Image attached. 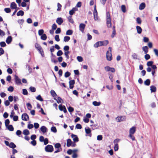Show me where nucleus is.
<instances>
[{
    "label": "nucleus",
    "mask_w": 158,
    "mask_h": 158,
    "mask_svg": "<svg viewBox=\"0 0 158 158\" xmlns=\"http://www.w3.org/2000/svg\"><path fill=\"white\" fill-rule=\"evenodd\" d=\"M108 43L109 41L107 40L98 41L94 44V47L95 48H97L98 47L102 46H106Z\"/></svg>",
    "instance_id": "f257e3e1"
},
{
    "label": "nucleus",
    "mask_w": 158,
    "mask_h": 158,
    "mask_svg": "<svg viewBox=\"0 0 158 158\" xmlns=\"http://www.w3.org/2000/svg\"><path fill=\"white\" fill-rule=\"evenodd\" d=\"M35 48L39 51V53L40 54L42 57L44 56V53L43 50L42 49L41 46L37 43L35 44Z\"/></svg>",
    "instance_id": "f03ea898"
},
{
    "label": "nucleus",
    "mask_w": 158,
    "mask_h": 158,
    "mask_svg": "<svg viewBox=\"0 0 158 158\" xmlns=\"http://www.w3.org/2000/svg\"><path fill=\"white\" fill-rule=\"evenodd\" d=\"M106 24L108 27H111V19L110 13L108 12L106 13Z\"/></svg>",
    "instance_id": "7ed1b4c3"
},
{
    "label": "nucleus",
    "mask_w": 158,
    "mask_h": 158,
    "mask_svg": "<svg viewBox=\"0 0 158 158\" xmlns=\"http://www.w3.org/2000/svg\"><path fill=\"white\" fill-rule=\"evenodd\" d=\"M45 151L47 152H51L53 151V148L52 145H48L45 148Z\"/></svg>",
    "instance_id": "20e7f679"
},
{
    "label": "nucleus",
    "mask_w": 158,
    "mask_h": 158,
    "mask_svg": "<svg viewBox=\"0 0 158 158\" xmlns=\"http://www.w3.org/2000/svg\"><path fill=\"white\" fill-rule=\"evenodd\" d=\"M106 59L110 61L112 59V55L110 52L108 51L106 53Z\"/></svg>",
    "instance_id": "39448f33"
},
{
    "label": "nucleus",
    "mask_w": 158,
    "mask_h": 158,
    "mask_svg": "<svg viewBox=\"0 0 158 158\" xmlns=\"http://www.w3.org/2000/svg\"><path fill=\"white\" fill-rule=\"evenodd\" d=\"M85 131L86 134H88V136L91 137L92 136L91 131L89 127H86L85 128Z\"/></svg>",
    "instance_id": "423d86ee"
},
{
    "label": "nucleus",
    "mask_w": 158,
    "mask_h": 158,
    "mask_svg": "<svg viewBox=\"0 0 158 158\" xmlns=\"http://www.w3.org/2000/svg\"><path fill=\"white\" fill-rule=\"evenodd\" d=\"M22 119L24 121L28 120L29 119V116L27 113H24L22 115Z\"/></svg>",
    "instance_id": "0eeeda50"
},
{
    "label": "nucleus",
    "mask_w": 158,
    "mask_h": 158,
    "mask_svg": "<svg viewBox=\"0 0 158 158\" xmlns=\"http://www.w3.org/2000/svg\"><path fill=\"white\" fill-rule=\"evenodd\" d=\"M94 15L95 20H98V12H97L96 7L95 6H94Z\"/></svg>",
    "instance_id": "6e6552de"
},
{
    "label": "nucleus",
    "mask_w": 158,
    "mask_h": 158,
    "mask_svg": "<svg viewBox=\"0 0 158 158\" xmlns=\"http://www.w3.org/2000/svg\"><path fill=\"white\" fill-rule=\"evenodd\" d=\"M85 27V25L84 23H80L79 25V30L82 32H84V29Z\"/></svg>",
    "instance_id": "1a4fd4ad"
},
{
    "label": "nucleus",
    "mask_w": 158,
    "mask_h": 158,
    "mask_svg": "<svg viewBox=\"0 0 158 158\" xmlns=\"http://www.w3.org/2000/svg\"><path fill=\"white\" fill-rule=\"evenodd\" d=\"M15 77L16 84L18 85L21 84V80L18 77V76L15 75Z\"/></svg>",
    "instance_id": "9d476101"
},
{
    "label": "nucleus",
    "mask_w": 158,
    "mask_h": 158,
    "mask_svg": "<svg viewBox=\"0 0 158 158\" xmlns=\"http://www.w3.org/2000/svg\"><path fill=\"white\" fill-rule=\"evenodd\" d=\"M136 131V127L133 126L129 130V135H133L135 133Z\"/></svg>",
    "instance_id": "9b49d317"
},
{
    "label": "nucleus",
    "mask_w": 158,
    "mask_h": 158,
    "mask_svg": "<svg viewBox=\"0 0 158 158\" xmlns=\"http://www.w3.org/2000/svg\"><path fill=\"white\" fill-rule=\"evenodd\" d=\"M71 136L73 139V140L74 142H77L78 141V138L77 135L72 134Z\"/></svg>",
    "instance_id": "f8f14e48"
},
{
    "label": "nucleus",
    "mask_w": 158,
    "mask_h": 158,
    "mask_svg": "<svg viewBox=\"0 0 158 158\" xmlns=\"http://www.w3.org/2000/svg\"><path fill=\"white\" fill-rule=\"evenodd\" d=\"M77 10L78 9L76 7L73 8L71 10L69 11V14L70 15H72L74 14L75 11Z\"/></svg>",
    "instance_id": "ddd939ff"
},
{
    "label": "nucleus",
    "mask_w": 158,
    "mask_h": 158,
    "mask_svg": "<svg viewBox=\"0 0 158 158\" xmlns=\"http://www.w3.org/2000/svg\"><path fill=\"white\" fill-rule=\"evenodd\" d=\"M63 22V20L61 18H58L56 20V23L60 25L62 24Z\"/></svg>",
    "instance_id": "4468645a"
},
{
    "label": "nucleus",
    "mask_w": 158,
    "mask_h": 158,
    "mask_svg": "<svg viewBox=\"0 0 158 158\" xmlns=\"http://www.w3.org/2000/svg\"><path fill=\"white\" fill-rule=\"evenodd\" d=\"M41 131L43 133H45L47 131V128L46 127L44 126H42L40 128Z\"/></svg>",
    "instance_id": "2eb2a0df"
},
{
    "label": "nucleus",
    "mask_w": 158,
    "mask_h": 158,
    "mask_svg": "<svg viewBox=\"0 0 158 158\" xmlns=\"http://www.w3.org/2000/svg\"><path fill=\"white\" fill-rule=\"evenodd\" d=\"M12 41V38L11 36H9L6 40V43L8 44H10Z\"/></svg>",
    "instance_id": "dca6fc26"
},
{
    "label": "nucleus",
    "mask_w": 158,
    "mask_h": 158,
    "mask_svg": "<svg viewBox=\"0 0 158 158\" xmlns=\"http://www.w3.org/2000/svg\"><path fill=\"white\" fill-rule=\"evenodd\" d=\"M125 116H122L120 117H118L116 118L117 121L118 122H120L123 121V119H125Z\"/></svg>",
    "instance_id": "f3484780"
},
{
    "label": "nucleus",
    "mask_w": 158,
    "mask_h": 158,
    "mask_svg": "<svg viewBox=\"0 0 158 158\" xmlns=\"http://www.w3.org/2000/svg\"><path fill=\"white\" fill-rule=\"evenodd\" d=\"M136 28L137 33L139 34H141L142 31V29L141 28L140 26H137L136 27Z\"/></svg>",
    "instance_id": "a211bd4d"
},
{
    "label": "nucleus",
    "mask_w": 158,
    "mask_h": 158,
    "mask_svg": "<svg viewBox=\"0 0 158 158\" xmlns=\"http://www.w3.org/2000/svg\"><path fill=\"white\" fill-rule=\"evenodd\" d=\"M145 6V3L144 2L142 3L139 6V9L140 10L143 9Z\"/></svg>",
    "instance_id": "6ab92c4d"
},
{
    "label": "nucleus",
    "mask_w": 158,
    "mask_h": 158,
    "mask_svg": "<svg viewBox=\"0 0 158 158\" xmlns=\"http://www.w3.org/2000/svg\"><path fill=\"white\" fill-rule=\"evenodd\" d=\"M148 47L147 46H143L142 47V50L144 52L145 54H147L148 52Z\"/></svg>",
    "instance_id": "aec40b11"
},
{
    "label": "nucleus",
    "mask_w": 158,
    "mask_h": 158,
    "mask_svg": "<svg viewBox=\"0 0 158 158\" xmlns=\"http://www.w3.org/2000/svg\"><path fill=\"white\" fill-rule=\"evenodd\" d=\"M6 127L7 128L8 130L10 131H14V127L11 125H9L7 127Z\"/></svg>",
    "instance_id": "412c9836"
},
{
    "label": "nucleus",
    "mask_w": 158,
    "mask_h": 158,
    "mask_svg": "<svg viewBox=\"0 0 158 158\" xmlns=\"http://www.w3.org/2000/svg\"><path fill=\"white\" fill-rule=\"evenodd\" d=\"M150 90L151 92H154L156 91V89L155 86L154 85L150 86Z\"/></svg>",
    "instance_id": "4be33fe9"
},
{
    "label": "nucleus",
    "mask_w": 158,
    "mask_h": 158,
    "mask_svg": "<svg viewBox=\"0 0 158 158\" xmlns=\"http://www.w3.org/2000/svg\"><path fill=\"white\" fill-rule=\"evenodd\" d=\"M10 7L12 9H15L17 8V5L14 2H12L10 4Z\"/></svg>",
    "instance_id": "5701e85b"
},
{
    "label": "nucleus",
    "mask_w": 158,
    "mask_h": 158,
    "mask_svg": "<svg viewBox=\"0 0 158 158\" xmlns=\"http://www.w3.org/2000/svg\"><path fill=\"white\" fill-rule=\"evenodd\" d=\"M72 144V141L70 139H68L67 141V147H70Z\"/></svg>",
    "instance_id": "b1692460"
},
{
    "label": "nucleus",
    "mask_w": 158,
    "mask_h": 158,
    "mask_svg": "<svg viewBox=\"0 0 158 158\" xmlns=\"http://www.w3.org/2000/svg\"><path fill=\"white\" fill-rule=\"evenodd\" d=\"M91 127H92V129L93 130H94L95 129H97L98 128L97 124H92L90 125Z\"/></svg>",
    "instance_id": "393cba45"
},
{
    "label": "nucleus",
    "mask_w": 158,
    "mask_h": 158,
    "mask_svg": "<svg viewBox=\"0 0 158 158\" xmlns=\"http://www.w3.org/2000/svg\"><path fill=\"white\" fill-rule=\"evenodd\" d=\"M150 80L149 79H147L144 81V84L148 86L150 85Z\"/></svg>",
    "instance_id": "a878e982"
},
{
    "label": "nucleus",
    "mask_w": 158,
    "mask_h": 158,
    "mask_svg": "<svg viewBox=\"0 0 158 158\" xmlns=\"http://www.w3.org/2000/svg\"><path fill=\"white\" fill-rule=\"evenodd\" d=\"M24 14V12L22 10H19V11L17 13V15L18 16H19L20 15H21V16H22Z\"/></svg>",
    "instance_id": "bb28decb"
},
{
    "label": "nucleus",
    "mask_w": 158,
    "mask_h": 158,
    "mask_svg": "<svg viewBox=\"0 0 158 158\" xmlns=\"http://www.w3.org/2000/svg\"><path fill=\"white\" fill-rule=\"evenodd\" d=\"M101 103L100 102H97L96 101H94L93 102V104L95 106H98L100 105Z\"/></svg>",
    "instance_id": "cd10ccee"
},
{
    "label": "nucleus",
    "mask_w": 158,
    "mask_h": 158,
    "mask_svg": "<svg viewBox=\"0 0 158 158\" xmlns=\"http://www.w3.org/2000/svg\"><path fill=\"white\" fill-rule=\"evenodd\" d=\"M113 31L112 33V35L111 36L112 38H113L114 36L116 34V31H115V29L114 26L113 27Z\"/></svg>",
    "instance_id": "c85d7f7f"
},
{
    "label": "nucleus",
    "mask_w": 158,
    "mask_h": 158,
    "mask_svg": "<svg viewBox=\"0 0 158 158\" xmlns=\"http://www.w3.org/2000/svg\"><path fill=\"white\" fill-rule=\"evenodd\" d=\"M9 147L10 148L14 149L16 147V145L13 142H11L10 143Z\"/></svg>",
    "instance_id": "c756f323"
},
{
    "label": "nucleus",
    "mask_w": 158,
    "mask_h": 158,
    "mask_svg": "<svg viewBox=\"0 0 158 158\" xmlns=\"http://www.w3.org/2000/svg\"><path fill=\"white\" fill-rule=\"evenodd\" d=\"M73 31L72 30H69L66 32V35H71L72 34Z\"/></svg>",
    "instance_id": "7c9ffc66"
},
{
    "label": "nucleus",
    "mask_w": 158,
    "mask_h": 158,
    "mask_svg": "<svg viewBox=\"0 0 158 158\" xmlns=\"http://www.w3.org/2000/svg\"><path fill=\"white\" fill-rule=\"evenodd\" d=\"M70 39V37L68 36H65L64 38V41L65 42H67L69 41Z\"/></svg>",
    "instance_id": "2f4dec72"
},
{
    "label": "nucleus",
    "mask_w": 158,
    "mask_h": 158,
    "mask_svg": "<svg viewBox=\"0 0 158 158\" xmlns=\"http://www.w3.org/2000/svg\"><path fill=\"white\" fill-rule=\"evenodd\" d=\"M51 131L55 133L57 132V130L56 127L54 126L52 127L51 129Z\"/></svg>",
    "instance_id": "473e14b6"
},
{
    "label": "nucleus",
    "mask_w": 158,
    "mask_h": 158,
    "mask_svg": "<svg viewBox=\"0 0 158 158\" xmlns=\"http://www.w3.org/2000/svg\"><path fill=\"white\" fill-rule=\"evenodd\" d=\"M23 134L26 135H27L29 134V131L27 129L24 130L23 131Z\"/></svg>",
    "instance_id": "72a5a7b5"
},
{
    "label": "nucleus",
    "mask_w": 158,
    "mask_h": 158,
    "mask_svg": "<svg viewBox=\"0 0 158 158\" xmlns=\"http://www.w3.org/2000/svg\"><path fill=\"white\" fill-rule=\"evenodd\" d=\"M47 38V36L45 34H43L41 36V39L44 40H46Z\"/></svg>",
    "instance_id": "f704fd0d"
},
{
    "label": "nucleus",
    "mask_w": 158,
    "mask_h": 158,
    "mask_svg": "<svg viewBox=\"0 0 158 158\" xmlns=\"http://www.w3.org/2000/svg\"><path fill=\"white\" fill-rule=\"evenodd\" d=\"M26 105L28 109L29 110H31L32 108V106L31 104L30 103H27Z\"/></svg>",
    "instance_id": "c9c22d12"
},
{
    "label": "nucleus",
    "mask_w": 158,
    "mask_h": 158,
    "mask_svg": "<svg viewBox=\"0 0 158 158\" xmlns=\"http://www.w3.org/2000/svg\"><path fill=\"white\" fill-rule=\"evenodd\" d=\"M68 19L70 23H74V21L73 19H72V16H69L68 18Z\"/></svg>",
    "instance_id": "e433bc0d"
},
{
    "label": "nucleus",
    "mask_w": 158,
    "mask_h": 158,
    "mask_svg": "<svg viewBox=\"0 0 158 158\" xmlns=\"http://www.w3.org/2000/svg\"><path fill=\"white\" fill-rule=\"evenodd\" d=\"M26 67L28 69V70L29 72V73H31L32 72V69L30 67V66L28 64H27L26 65Z\"/></svg>",
    "instance_id": "4c0bfd02"
},
{
    "label": "nucleus",
    "mask_w": 158,
    "mask_h": 158,
    "mask_svg": "<svg viewBox=\"0 0 158 158\" xmlns=\"http://www.w3.org/2000/svg\"><path fill=\"white\" fill-rule=\"evenodd\" d=\"M36 99L38 100H39L40 101H43V99L41 97V95H38L36 97Z\"/></svg>",
    "instance_id": "58836bf2"
},
{
    "label": "nucleus",
    "mask_w": 158,
    "mask_h": 158,
    "mask_svg": "<svg viewBox=\"0 0 158 158\" xmlns=\"http://www.w3.org/2000/svg\"><path fill=\"white\" fill-rule=\"evenodd\" d=\"M29 89L32 92H35L36 91V89H35V88L34 87H32V86H31L29 88Z\"/></svg>",
    "instance_id": "ea45409f"
},
{
    "label": "nucleus",
    "mask_w": 158,
    "mask_h": 158,
    "mask_svg": "<svg viewBox=\"0 0 158 158\" xmlns=\"http://www.w3.org/2000/svg\"><path fill=\"white\" fill-rule=\"evenodd\" d=\"M121 10L123 12L125 13L126 11V6L125 5H122L121 6Z\"/></svg>",
    "instance_id": "a19ab883"
},
{
    "label": "nucleus",
    "mask_w": 158,
    "mask_h": 158,
    "mask_svg": "<svg viewBox=\"0 0 158 158\" xmlns=\"http://www.w3.org/2000/svg\"><path fill=\"white\" fill-rule=\"evenodd\" d=\"M69 53V51H65L64 52V54L65 56L66 57L67 59H68L69 58V56L68 55V54Z\"/></svg>",
    "instance_id": "79ce46f5"
},
{
    "label": "nucleus",
    "mask_w": 158,
    "mask_h": 158,
    "mask_svg": "<svg viewBox=\"0 0 158 158\" xmlns=\"http://www.w3.org/2000/svg\"><path fill=\"white\" fill-rule=\"evenodd\" d=\"M153 63V62L152 61H148L147 63V65L148 67L151 66Z\"/></svg>",
    "instance_id": "37998d69"
},
{
    "label": "nucleus",
    "mask_w": 158,
    "mask_h": 158,
    "mask_svg": "<svg viewBox=\"0 0 158 158\" xmlns=\"http://www.w3.org/2000/svg\"><path fill=\"white\" fill-rule=\"evenodd\" d=\"M10 123V121L9 119H6L5 120V124L6 127H7Z\"/></svg>",
    "instance_id": "c03bdc74"
},
{
    "label": "nucleus",
    "mask_w": 158,
    "mask_h": 158,
    "mask_svg": "<svg viewBox=\"0 0 158 158\" xmlns=\"http://www.w3.org/2000/svg\"><path fill=\"white\" fill-rule=\"evenodd\" d=\"M51 94L52 97L56 96V94L54 90H51L50 92Z\"/></svg>",
    "instance_id": "a18cd8bd"
},
{
    "label": "nucleus",
    "mask_w": 158,
    "mask_h": 158,
    "mask_svg": "<svg viewBox=\"0 0 158 158\" xmlns=\"http://www.w3.org/2000/svg\"><path fill=\"white\" fill-rule=\"evenodd\" d=\"M44 31L43 29H40L38 31V34L39 35H41L43 34Z\"/></svg>",
    "instance_id": "49530a36"
},
{
    "label": "nucleus",
    "mask_w": 158,
    "mask_h": 158,
    "mask_svg": "<svg viewBox=\"0 0 158 158\" xmlns=\"http://www.w3.org/2000/svg\"><path fill=\"white\" fill-rule=\"evenodd\" d=\"M136 21L137 23L139 24H141L142 22L141 20L139 17H138L136 18Z\"/></svg>",
    "instance_id": "de8ad7c7"
},
{
    "label": "nucleus",
    "mask_w": 158,
    "mask_h": 158,
    "mask_svg": "<svg viewBox=\"0 0 158 158\" xmlns=\"http://www.w3.org/2000/svg\"><path fill=\"white\" fill-rule=\"evenodd\" d=\"M63 54V53L62 51L59 50L57 52L56 54L58 56H60L62 55Z\"/></svg>",
    "instance_id": "09e8293b"
},
{
    "label": "nucleus",
    "mask_w": 158,
    "mask_h": 158,
    "mask_svg": "<svg viewBox=\"0 0 158 158\" xmlns=\"http://www.w3.org/2000/svg\"><path fill=\"white\" fill-rule=\"evenodd\" d=\"M0 45L1 47H5L6 44L5 42L2 41L0 43Z\"/></svg>",
    "instance_id": "8fccbe9b"
},
{
    "label": "nucleus",
    "mask_w": 158,
    "mask_h": 158,
    "mask_svg": "<svg viewBox=\"0 0 158 158\" xmlns=\"http://www.w3.org/2000/svg\"><path fill=\"white\" fill-rule=\"evenodd\" d=\"M76 128L77 129H81L82 128L81 125L80 124H77L76 126Z\"/></svg>",
    "instance_id": "3c124183"
},
{
    "label": "nucleus",
    "mask_w": 158,
    "mask_h": 158,
    "mask_svg": "<svg viewBox=\"0 0 158 158\" xmlns=\"http://www.w3.org/2000/svg\"><path fill=\"white\" fill-rule=\"evenodd\" d=\"M118 143H116L114 145V149L115 151H117L118 150Z\"/></svg>",
    "instance_id": "603ef678"
},
{
    "label": "nucleus",
    "mask_w": 158,
    "mask_h": 158,
    "mask_svg": "<svg viewBox=\"0 0 158 158\" xmlns=\"http://www.w3.org/2000/svg\"><path fill=\"white\" fill-rule=\"evenodd\" d=\"M23 94L24 95H27L28 94L27 91L26 89H23Z\"/></svg>",
    "instance_id": "864d4df0"
},
{
    "label": "nucleus",
    "mask_w": 158,
    "mask_h": 158,
    "mask_svg": "<svg viewBox=\"0 0 158 158\" xmlns=\"http://www.w3.org/2000/svg\"><path fill=\"white\" fill-rule=\"evenodd\" d=\"M70 73L69 72H67L64 74V77H68L70 76Z\"/></svg>",
    "instance_id": "5fc2aeb1"
},
{
    "label": "nucleus",
    "mask_w": 158,
    "mask_h": 158,
    "mask_svg": "<svg viewBox=\"0 0 158 158\" xmlns=\"http://www.w3.org/2000/svg\"><path fill=\"white\" fill-rule=\"evenodd\" d=\"M4 11L6 13H9L11 11V10L10 8H5Z\"/></svg>",
    "instance_id": "6e6d98bb"
},
{
    "label": "nucleus",
    "mask_w": 158,
    "mask_h": 158,
    "mask_svg": "<svg viewBox=\"0 0 158 158\" xmlns=\"http://www.w3.org/2000/svg\"><path fill=\"white\" fill-rule=\"evenodd\" d=\"M7 90L10 92H12L14 90V88L12 86H10L8 88Z\"/></svg>",
    "instance_id": "4d7b16f0"
},
{
    "label": "nucleus",
    "mask_w": 158,
    "mask_h": 158,
    "mask_svg": "<svg viewBox=\"0 0 158 158\" xmlns=\"http://www.w3.org/2000/svg\"><path fill=\"white\" fill-rule=\"evenodd\" d=\"M146 54L145 55L144 58L146 60H147L150 58V55L148 54Z\"/></svg>",
    "instance_id": "13d9d810"
},
{
    "label": "nucleus",
    "mask_w": 158,
    "mask_h": 158,
    "mask_svg": "<svg viewBox=\"0 0 158 158\" xmlns=\"http://www.w3.org/2000/svg\"><path fill=\"white\" fill-rule=\"evenodd\" d=\"M68 110L69 112L70 113L73 112L74 110L73 108L71 106H69L68 108Z\"/></svg>",
    "instance_id": "bf43d9fd"
},
{
    "label": "nucleus",
    "mask_w": 158,
    "mask_h": 158,
    "mask_svg": "<svg viewBox=\"0 0 158 158\" xmlns=\"http://www.w3.org/2000/svg\"><path fill=\"white\" fill-rule=\"evenodd\" d=\"M34 127L35 129H38L39 127V124L37 123H34Z\"/></svg>",
    "instance_id": "052dcab7"
},
{
    "label": "nucleus",
    "mask_w": 158,
    "mask_h": 158,
    "mask_svg": "<svg viewBox=\"0 0 158 158\" xmlns=\"http://www.w3.org/2000/svg\"><path fill=\"white\" fill-rule=\"evenodd\" d=\"M55 40L57 42H59L60 40V39L59 37V35H55Z\"/></svg>",
    "instance_id": "680f3d73"
},
{
    "label": "nucleus",
    "mask_w": 158,
    "mask_h": 158,
    "mask_svg": "<svg viewBox=\"0 0 158 158\" xmlns=\"http://www.w3.org/2000/svg\"><path fill=\"white\" fill-rule=\"evenodd\" d=\"M61 146V145L60 143H56L55 145V147L56 148H59Z\"/></svg>",
    "instance_id": "e2e57ef3"
},
{
    "label": "nucleus",
    "mask_w": 158,
    "mask_h": 158,
    "mask_svg": "<svg viewBox=\"0 0 158 158\" xmlns=\"http://www.w3.org/2000/svg\"><path fill=\"white\" fill-rule=\"evenodd\" d=\"M64 106H63L62 104L60 105L59 106V110L61 111H63L64 109L63 107Z\"/></svg>",
    "instance_id": "0e129e2a"
},
{
    "label": "nucleus",
    "mask_w": 158,
    "mask_h": 158,
    "mask_svg": "<svg viewBox=\"0 0 158 158\" xmlns=\"http://www.w3.org/2000/svg\"><path fill=\"white\" fill-rule=\"evenodd\" d=\"M102 139V135H98L97 137V140H101Z\"/></svg>",
    "instance_id": "69168bd1"
},
{
    "label": "nucleus",
    "mask_w": 158,
    "mask_h": 158,
    "mask_svg": "<svg viewBox=\"0 0 158 158\" xmlns=\"http://www.w3.org/2000/svg\"><path fill=\"white\" fill-rule=\"evenodd\" d=\"M77 59L79 62H82L83 60L82 57L80 56H77Z\"/></svg>",
    "instance_id": "338daca9"
},
{
    "label": "nucleus",
    "mask_w": 158,
    "mask_h": 158,
    "mask_svg": "<svg viewBox=\"0 0 158 158\" xmlns=\"http://www.w3.org/2000/svg\"><path fill=\"white\" fill-rule=\"evenodd\" d=\"M153 51L156 55L158 57V50L156 49H154Z\"/></svg>",
    "instance_id": "774afa93"
}]
</instances>
